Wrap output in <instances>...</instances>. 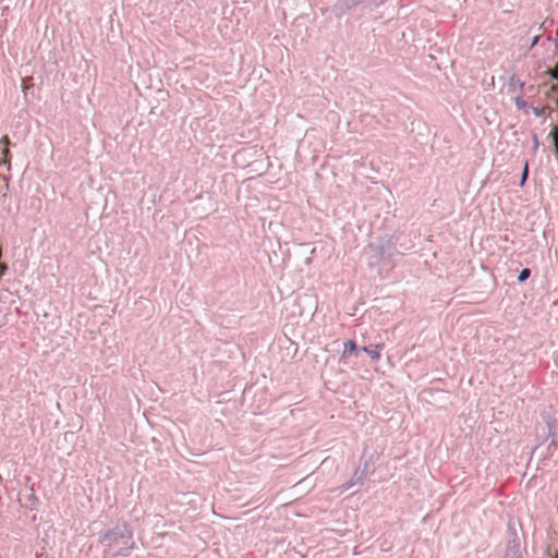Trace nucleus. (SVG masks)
Masks as SVG:
<instances>
[{"instance_id": "obj_1", "label": "nucleus", "mask_w": 558, "mask_h": 558, "mask_svg": "<svg viewBox=\"0 0 558 558\" xmlns=\"http://www.w3.org/2000/svg\"><path fill=\"white\" fill-rule=\"evenodd\" d=\"M118 537H123V535L118 534L117 532L113 531H109L101 536V543L109 547H112L117 543Z\"/></svg>"}, {"instance_id": "obj_2", "label": "nucleus", "mask_w": 558, "mask_h": 558, "mask_svg": "<svg viewBox=\"0 0 558 558\" xmlns=\"http://www.w3.org/2000/svg\"><path fill=\"white\" fill-rule=\"evenodd\" d=\"M383 347V343L375 344L374 348L364 347L363 351L366 352L373 361L377 362L380 359V350Z\"/></svg>"}, {"instance_id": "obj_3", "label": "nucleus", "mask_w": 558, "mask_h": 558, "mask_svg": "<svg viewBox=\"0 0 558 558\" xmlns=\"http://www.w3.org/2000/svg\"><path fill=\"white\" fill-rule=\"evenodd\" d=\"M356 344L354 341L352 340H348L347 342H344V349H343V352H342V357L343 359H347L349 356H351L353 353L356 352Z\"/></svg>"}, {"instance_id": "obj_4", "label": "nucleus", "mask_w": 558, "mask_h": 558, "mask_svg": "<svg viewBox=\"0 0 558 558\" xmlns=\"http://www.w3.org/2000/svg\"><path fill=\"white\" fill-rule=\"evenodd\" d=\"M532 111L536 117H541L544 114L549 116L551 113L553 109L548 106H544L542 108L533 107Z\"/></svg>"}, {"instance_id": "obj_5", "label": "nucleus", "mask_w": 558, "mask_h": 558, "mask_svg": "<svg viewBox=\"0 0 558 558\" xmlns=\"http://www.w3.org/2000/svg\"><path fill=\"white\" fill-rule=\"evenodd\" d=\"M549 136L553 138L554 141V145H555V155L556 157L558 158V126L557 125H554L550 133H549Z\"/></svg>"}, {"instance_id": "obj_6", "label": "nucleus", "mask_w": 558, "mask_h": 558, "mask_svg": "<svg viewBox=\"0 0 558 558\" xmlns=\"http://www.w3.org/2000/svg\"><path fill=\"white\" fill-rule=\"evenodd\" d=\"M0 144L3 145L2 154H3L4 161H5L10 155V150L8 148L9 144H10L9 137L7 135L2 136V138L0 140Z\"/></svg>"}, {"instance_id": "obj_7", "label": "nucleus", "mask_w": 558, "mask_h": 558, "mask_svg": "<svg viewBox=\"0 0 558 558\" xmlns=\"http://www.w3.org/2000/svg\"><path fill=\"white\" fill-rule=\"evenodd\" d=\"M527 174H529V163L527 161L524 162V167H523V171H522V175H521V180H520V185L523 186L525 181H526V178H527Z\"/></svg>"}, {"instance_id": "obj_8", "label": "nucleus", "mask_w": 558, "mask_h": 558, "mask_svg": "<svg viewBox=\"0 0 558 558\" xmlns=\"http://www.w3.org/2000/svg\"><path fill=\"white\" fill-rule=\"evenodd\" d=\"M530 275H531L530 269L529 268H524L523 270H521L518 280L520 282H523V281H525L530 277Z\"/></svg>"}, {"instance_id": "obj_9", "label": "nucleus", "mask_w": 558, "mask_h": 558, "mask_svg": "<svg viewBox=\"0 0 558 558\" xmlns=\"http://www.w3.org/2000/svg\"><path fill=\"white\" fill-rule=\"evenodd\" d=\"M515 102V106L519 108V109H524L526 107V102L524 101V99L520 96H518L514 100Z\"/></svg>"}, {"instance_id": "obj_10", "label": "nucleus", "mask_w": 558, "mask_h": 558, "mask_svg": "<svg viewBox=\"0 0 558 558\" xmlns=\"http://www.w3.org/2000/svg\"><path fill=\"white\" fill-rule=\"evenodd\" d=\"M548 73L550 74V76H551L553 78H556V80H557V78H558V64L556 65V68H555V69L549 70V71H548Z\"/></svg>"}, {"instance_id": "obj_11", "label": "nucleus", "mask_w": 558, "mask_h": 558, "mask_svg": "<svg viewBox=\"0 0 558 558\" xmlns=\"http://www.w3.org/2000/svg\"><path fill=\"white\" fill-rule=\"evenodd\" d=\"M548 92H550L551 94L558 95V84H553Z\"/></svg>"}, {"instance_id": "obj_12", "label": "nucleus", "mask_w": 558, "mask_h": 558, "mask_svg": "<svg viewBox=\"0 0 558 558\" xmlns=\"http://www.w3.org/2000/svg\"><path fill=\"white\" fill-rule=\"evenodd\" d=\"M556 96H557V95L551 94L550 92H548V93H547V97H548V98H551V99H554V100H555V97H556Z\"/></svg>"}, {"instance_id": "obj_13", "label": "nucleus", "mask_w": 558, "mask_h": 558, "mask_svg": "<svg viewBox=\"0 0 558 558\" xmlns=\"http://www.w3.org/2000/svg\"><path fill=\"white\" fill-rule=\"evenodd\" d=\"M555 109L558 111V96L555 97Z\"/></svg>"}, {"instance_id": "obj_14", "label": "nucleus", "mask_w": 558, "mask_h": 558, "mask_svg": "<svg viewBox=\"0 0 558 558\" xmlns=\"http://www.w3.org/2000/svg\"><path fill=\"white\" fill-rule=\"evenodd\" d=\"M537 40H538V36H535L533 41H532V46H534L537 43Z\"/></svg>"}]
</instances>
